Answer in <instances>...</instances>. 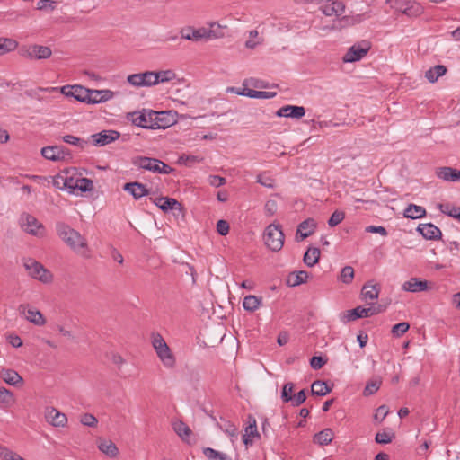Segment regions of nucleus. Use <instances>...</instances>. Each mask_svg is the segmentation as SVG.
I'll return each instance as SVG.
<instances>
[{
    "mask_svg": "<svg viewBox=\"0 0 460 460\" xmlns=\"http://www.w3.org/2000/svg\"><path fill=\"white\" fill-rule=\"evenodd\" d=\"M56 230L60 239L73 252L82 256H87L88 244L86 239L79 232L62 222L56 225Z\"/></svg>",
    "mask_w": 460,
    "mask_h": 460,
    "instance_id": "f257e3e1",
    "label": "nucleus"
},
{
    "mask_svg": "<svg viewBox=\"0 0 460 460\" xmlns=\"http://www.w3.org/2000/svg\"><path fill=\"white\" fill-rule=\"evenodd\" d=\"M22 265L29 277L43 284H49L53 281V274L46 269L42 263L35 259L27 257L22 258Z\"/></svg>",
    "mask_w": 460,
    "mask_h": 460,
    "instance_id": "f03ea898",
    "label": "nucleus"
},
{
    "mask_svg": "<svg viewBox=\"0 0 460 460\" xmlns=\"http://www.w3.org/2000/svg\"><path fill=\"white\" fill-rule=\"evenodd\" d=\"M132 164L146 171H150L155 173L169 174L173 169L163 161L147 156H136L132 159Z\"/></svg>",
    "mask_w": 460,
    "mask_h": 460,
    "instance_id": "7ed1b4c3",
    "label": "nucleus"
},
{
    "mask_svg": "<svg viewBox=\"0 0 460 460\" xmlns=\"http://www.w3.org/2000/svg\"><path fill=\"white\" fill-rule=\"evenodd\" d=\"M152 345L163 365L172 368L176 362L175 357L161 334H153Z\"/></svg>",
    "mask_w": 460,
    "mask_h": 460,
    "instance_id": "20e7f679",
    "label": "nucleus"
},
{
    "mask_svg": "<svg viewBox=\"0 0 460 460\" xmlns=\"http://www.w3.org/2000/svg\"><path fill=\"white\" fill-rule=\"evenodd\" d=\"M264 242L272 252H279L284 245V234L277 224L269 225L264 231Z\"/></svg>",
    "mask_w": 460,
    "mask_h": 460,
    "instance_id": "39448f33",
    "label": "nucleus"
},
{
    "mask_svg": "<svg viewBox=\"0 0 460 460\" xmlns=\"http://www.w3.org/2000/svg\"><path fill=\"white\" fill-rule=\"evenodd\" d=\"M380 305L371 304L369 307L357 306L352 310H349L341 317L342 322L348 323L359 318H367L383 312Z\"/></svg>",
    "mask_w": 460,
    "mask_h": 460,
    "instance_id": "423d86ee",
    "label": "nucleus"
},
{
    "mask_svg": "<svg viewBox=\"0 0 460 460\" xmlns=\"http://www.w3.org/2000/svg\"><path fill=\"white\" fill-rule=\"evenodd\" d=\"M371 43L368 40H361L352 45L343 56L342 60L345 63H352L361 60L370 50Z\"/></svg>",
    "mask_w": 460,
    "mask_h": 460,
    "instance_id": "0eeeda50",
    "label": "nucleus"
},
{
    "mask_svg": "<svg viewBox=\"0 0 460 460\" xmlns=\"http://www.w3.org/2000/svg\"><path fill=\"white\" fill-rule=\"evenodd\" d=\"M20 225L22 229L34 236H43L45 228L41 223L38 221V219L30 215V214H22L20 217Z\"/></svg>",
    "mask_w": 460,
    "mask_h": 460,
    "instance_id": "6e6552de",
    "label": "nucleus"
},
{
    "mask_svg": "<svg viewBox=\"0 0 460 460\" xmlns=\"http://www.w3.org/2000/svg\"><path fill=\"white\" fill-rule=\"evenodd\" d=\"M20 54L22 57L29 59H47L51 56L52 51L47 46L31 45L22 48Z\"/></svg>",
    "mask_w": 460,
    "mask_h": 460,
    "instance_id": "1a4fd4ad",
    "label": "nucleus"
},
{
    "mask_svg": "<svg viewBox=\"0 0 460 460\" xmlns=\"http://www.w3.org/2000/svg\"><path fill=\"white\" fill-rule=\"evenodd\" d=\"M60 92L66 97H73L76 101L89 104L91 90L82 85H65L61 87Z\"/></svg>",
    "mask_w": 460,
    "mask_h": 460,
    "instance_id": "9d476101",
    "label": "nucleus"
},
{
    "mask_svg": "<svg viewBox=\"0 0 460 460\" xmlns=\"http://www.w3.org/2000/svg\"><path fill=\"white\" fill-rule=\"evenodd\" d=\"M42 156L50 161H64L71 157L69 149L63 146H50L41 148Z\"/></svg>",
    "mask_w": 460,
    "mask_h": 460,
    "instance_id": "9b49d317",
    "label": "nucleus"
},
{
    "mask_svg": "<svg viewBox=\"0 0 460 460\" xmlns=\"http://www.w3.org/2000/svg\"><path fill=\"white\" fill-rule=\"evenodd\" d=\"M127 82L137 88L154 86V71L129 75L127 77Z\"/></svg>",
    "mask_w": 460,
    "mask_h": 460,
    "instance_id": "f8f14e48",
    "label": "nucleus"
},
{
    "mask_svg": "<svg viewBox=\"0 0 460 460\" xmlns=\"http://www.w3.org/2000/svg\"><path fill=\"white\" fill-rule=\"evenodd\" d=\"M18 311L27 321L37 326H43L46 323V319L43 314L39 310L30 307L28 305H20Z\"/></svg>",
    "mask_w": 460,
    "mask_h": 460,
    "instance_id": "ddd939ff",
    "label": "nucleus"
},
{
    "mask_svg": "<svg viewBox=\"0 0 460 460\" xmlns=\"http://www.w3.org/2000/svg\"><path fill=\"white\" fill-rule=\"evenodd\" d=\"M396 9L409 17H418L424 11L422 5L414 0L399 1Z\"/></svg>",
    "mask_w": 460,
    "mask_h": 460,
    "instance_id": "4468645a",
    "label": "nucleus"
},
{
    "mask_svg": "<svg viewBox=\"0 0 460 460\" xmlns=\"http://www.w3.org/2000/svg\"><path fill=\"white\" fill-rule=\"evenodd\" d=\"M152 114H146L141 112H130L128 114V119L131 120V122L140 128H155V125L156 128H165L164 125H160L158 123L152 122Z\"/></svg>",
    "mask_w": 460,
    "mask_h": 460,
    "instance_id": "2eb2a0df",
    "label": "nucleus"
},
{
    "mask_svg": "<svg viewBox=\"0 0 460 460\" xmlns=\"http://www.w3.org/2000/svg\"><path fill=\"white\" fill-rule=\"evenodd\" d=\"M119 137L120 133L116 130H102L99 133L93 134L91 138L94 146H104L119 139Z\"/></svg>",
    "mask_w": 460,
    "mask_h": 460,
    "instance_id": "dca6fc26",
    "label": "nucleus"
},
{
    "mask_svg": "<svg viewBox=\"0 0 460 460\" xmlns=\"http://www.w3.org/2000/svg\"><path fill=\"white\" fill-rule=\"evenodd\" d=\"M260 438V433L257 429L256 420L253 416H248V426L244 429V434L243 435V441L246 447L252 446L253 444L254 438Z\"/></svg>",
    "mask_w": 460,
    "mask_h": 460,
    "instance_id": "f3484780",
    "label": "nucleus"
},
{
    "mask_svg": "<svg viewBox=\"0 0 460 460\" xmlns=\"http://www.w3.org/2000/svg\"><path fill=\"white\" fill-rule=\"evenodd\" d=\"M430 288L429 282L420 278H411L402 285V289L407 292L417 293Z\"/></svg>",
    "mask_w": 460,
    "mask_h": 460,
    "instance_id": "a211bd4d",
    "label": "nucleus"
},
{
    "mask_svg": "<svg viewBox=\"0 0 460 460\" xmlns=\"http://www.w3.org/2000/svg\"><path fill=\"white\" fill-rule=\"evenodd\" d=\"M417 231L427 240H438L442 236L441 230L431 223L420 224Z\"/></svg>",
    "mask_w": 460,
    "mask_h": 460,
    "instance_id": "6ab92c4d",
    "label": "nucleus"
},
{
    "mask_svg": "<svg viewBox=\"0 0 460 460\" xmlns=\"http://www.w3.org/2000/svg\"><path fill=\"white\" fill-rule=\"evenodd\" d=\"M305 114L303 106L286 105L279 109L276 112L278 117H286L292 119H301Z\"/></svg>",
    "mask_w": 460,
    "mask_h": 460,
    "instance_id": "aec40b11",
    "label": "nucleus"
},
{
    "mask_svg": "<svg viewBox=\"0 0 460 460\" xmlns=\"http://www.w3.org/2000/svg\"><path fill=\"white\" fill-rule=\"evenodd\" d=\"M45 417L46 420L55 427H64L67 422L66 414L53 407L47 408Z\"/></svg>",
    "mask_w": 460,
    "mask_h": 460,
    "instance_id": "412c9836",
    "label": "nucleus"
},
{
    "mask_svg": "<svg viewBox=\"0 0 460 460\" xmlns=\"http://www.w3.org/2000/svg\"><path fill=\"white\" fill-rule=\"evenodd\" d=\"M437 176L445 181L456 182L460 181V171L449 166L438 167L436 171Z\"/></svg>",
    "mask_w": 460,
    "mask_h": 460,
    "instance_id": "4be33fe9",
    "label": "nucleus"
},
{
    "mask_svg": "<svg viewBox=\"0 0 460 460\" xmlns=\"http://www.w3.org/2000/svg\"><path fill=\"white\" fill-rule=\"evenodd\" d=\"M153 201L164 212H167L169 210L181 211L182 209L181 204L172 198L161 197L154 199Z\"/></svg>",
    "mask_w": 460,
    "mask_h": 460,
    "instance_id": "5701e85b",
    "label": "nucleus"
},
{
    "mask_svg": "<svg viewBox=\"0 0 460 460\" xmlns=\"http://www.w3.org/2000/svg\"><path fill=\"white\" fill-rule=\"evenodd\" d=\"M124 190L128 191L136 199L149 194V190L140 182H128L123 187Z\"/></svg>",
    "mask_w": 460,
    "mask_h": 460,
    "instance_id": "b1692460",
    "label": "nucleus"
},
{
    "mask_svg": "<svg viewBox=\"0 0 460 460\" xmlns=\"http://www.w3.org/2000/svg\"><path fill=\"white\" fill-rule=\"evenodd\" d=\"M316 228V223L313 218H307L301 222L296 229V239L297 235L300 234L301 240L305 239L311 235Z\"/></svg>",
    "mask_w": 460,
    "mask_h": 460,
    "instance_id": "393cba45",
    "label": "nucleus"
},
{
    "mask_svg": "<svg viewBox=\"0 0 460 460\" xmlns=\"http://www.w3.org/2000/svg\"><path fill=\"white\" fill-rule=\"evenodd\" d=\"M114 96V93L111 90H91L89 104H96L105 102Z\"/></svg>",
    "mask_w": 460,
    "mask_h": 460,
    "instance_id": "a878e982",
    "label": "nucleus"
},
{
    "mask_svg": "<svg viewBox=\"0 0 460 460\" xmlns=\"http://www.w3.org/2000/svg\"><path fill=\"white\" fill-rule=\"evenodd\" d=\"M181 38L188 40H193V41H199L201 39H204L207 37V34H209V32H207V29L200 28V29H184L181 31Z\"/></svg>",
    "mask_w": 460,
    "mask_h": 460,
    "instance_id": "bb28decb",
    "label": "nucleus"
},
{
    "mask_svg": "<svg viewBox=\"0 0 460 460\" xmlns=\"http://www.w3.org/2000/svg\"><path fill=\"white\" fill-rule=\"evenodd\" d=\"M0 377L10 385H22L23 382L22 376L13 369H2Z\"/></svg>",
    "mask_w": 460,
    "mask_h": 460,
    "instance_id": "cd10ccee",
    "label": "nucleus"
},
{
    "mask_svg": "<svg viewBox=\"0 0 460 460\" xmlns=\"http://www.w3.org/2000/svg\"><path fill=\"white\" fill-rule=\"evenodd\" d=\"M98 448L109 457H116L119 454L117 446L110 439L100 438L98 440Z\"/></svg>",
    "mask_w": 460,
    "mask_h": 460,
    "instance_id": "c85d7f7f",
    "label": "nucleus"
},
{
    "mask_svg": "<svg viewBox=\"0 0 460 460\" xmlns=\"http://www.w3.org/2000/svg\"><path fill=\"white\" fill-rule=\"evenodd\" d=\"M403 216L406 218L418 219L426 216V209L415 204H410L403 211Z\"/></svg>",
    "mask_w": 460,
    "mask_h": 460,
    "instance_id": "c756f323",
    "label": "nucleus"
},
{
    "mask_svg": "<svg viewBox=\"0 0 460 460\" xmlns=\"http://www.w3.org/2000/svg\"><path fill=\"white\" fill-rule=\"evenodd\" d=\"M176 78V74L173 70H160L154 71V83L155 85L162 83H168Z\"/></svg>",
    "mask_w": 460,
    "mask_h": 460,
    "instance_id": "7c9ffc66",
    "label": "nucleus"
},
{
    "mask_svg": "<svg viewBox=\"0 0 460 460\" xmlns=\"http://www.w3.org/2000/svg\"><path fill=\"white\" fill-rule=\"evenodd\" d=\"M379 292L380 288L378 285L367 282L363 286L361 295L365 300H375L377 299Z\"/></svg>",
    "mask_w": 460,
    "mask_h": 460,
    "instance_id": "2f4dec72",
    "label": "nucleus"
},
{
    "mask_svg": "<svg viewBox=\"0 0 460 460\" xmlns=\"http://www.w3.org/2000/svg\"><path fill=\"white\" fill-rule=\"evenodd\" d=\"M334 433L332 429H324L314 436L313 441L321 446L329 445L332 441Z\"/></svg>",
    "mask_w": 460,
    "mask_h": 460,
    "instance_id": "473e14b6",
    "label": "nucleus"
},
{
    "mask_svg": "<svg viewBox=\"0 0 460 460\" xmlns=\"http://www.w3.org/2000/svg\"><path fill=\"white\" fill-rule=\"evenodd\" d=\"M309 275L305 270L292 272L288 275L287 283L289 287H296L307 281Z\"/></svg>",
    "mask_w": 460,
    "mask_h": 460,
    "instance_id": "72a5a7b5",
    "label": "nucleus"
},
{
    "mask_svg": "<svg viewBox=\"0 0 460 460\" xmlns=\"http://www.w3.org/2000/svg\"><path fill=\"white\" fill-rule=\"evenodd\" d=\"M447 73V67L443 65H437L425 73V77L430 83H435L440 76Z\"/></svg>",
    "mask_w": 460,
    "mask_h": 460,
    "instance_id": "f704fd0d",
    "label": "nucleus"
},
{
    "mask_svg": "<svg viewBox=\"0 0 460 460\" xmlns=\"http://www.w3.org/2000/svg\"><path fill=\"white\" fill-rule=\"evenodd\" d=\"M173 430L184 441L190 438L191 429L181 420L174 421L172 424Z\"/></svg>",
    "mask_w": 460,
    "mask_h": 460,
    "instance_id": "c9c22d12",
    "label": "nucleus"
},
{
    "mask_svg": "<svg viewBox=\"0 0 460 460\" xmlns=\"http://www.w3.org/2000/svg\"><path fill=\"white\" fill-rule=\"evenodd\" d=\"M332 391V388L324 381L316 380L311 385L313 394L324 396Z\"/></svg>",
    "mask_w": 460,
    "mask_h": 460,
    "instance_id": "e433bc0d",
    "label": "nucleus"
},
{
    "mask_svg": "<svg viewBox=\"0 0 460 460\" xmlns=\"http://www.w3.org/2000/svg\"><path fill=\"white\" fill-rule=\"evenodd\" d=\"M320 258V250L318 248H309L304 255V262L308 267L315 265Z\"/></svg>",
    "mask_w": 460,
    "mask_h": 460,
    "instance_id": "4c0bfd02",
    "label": "nucleus"
},
{
    "mask_svg": "<svg viewBox=\"0 0 460 460\" xmlns=\"http://www.w3.org/2000/svg\"><path fill=\"white\" fill-rule=\"evenodd\" d=\"M261 304V298L249 295L243 298V306L246 311L254 312Z\"/></svg>",
    "mask_w": 460,
    "mask_h": 460,
    "instance_id": "58836bf2",
    "label": "nucleus"
},
{
    "mask_svg": "<svg viewBox=\"0 0 460 460\" xmlns=\"http://www.w3.org/2000/svg\"><path fill=\"white\" fill-rule=\"evenodd\" d=\"M18 47V42L9 38H0V56L14 50Z\"/></svg>",
    "mask_w": 460,
    "mask_h": 460,
    "instance_id": "ea45409f",
    "label": "nucleus"
},
{
    "mask_svg": "<svg viewBox=\"0 0 460 460\" xmlns=\"http://www.w3.org/2000/svg\"><path fill=\"white\" fill-rule=\"evenodd\" d=\"M439 210L451 217L458 219L460 221V208L456 206H452L449 203L447 204H438Z\"/></svg>",
    "mask_w": 460,
    "mask_h": 460,
    "instance_id": "a19ab883",
    "label": "nucleus"
},
{
    "mask_svg": "<svg viewBox=\"0 0 460 460\" xmlns=\"http://www.w3.org/2000/svg\"><path fill=\"white\" fill-rule=\"evenodd\" d=\"M62 140L66 144L79 147L81 150L84 149L88 144L86 140L75 137L73 135H66L62 137Z\"/></svg>",
    "mask_w": 460,
    "mask_h": 460,
    "instance_id": "79ce46f5",
    "label": "nucleus"
},
{
    "mask_svg": "<svg viewBox=\"0 0 460 460\" xmlns=\"http://www.w3.org/2000/svg\"><path fill=\"white\" fill-rule=\"evenodd\" d=\"M203 453L210 460H232L227 455L210 447L204 448Z\"/></svg>",
    "mask_w": 460,
    "mask_h": 460,
    "instance_id": "37998d69",
    "label": "nucleus"
},
{
    "mask_svg": "<svg viewBox=\"0 0 460 460\" xmlns=\"http://www.w3.org/2000/svg\"><path fill=\"white\" fill-rule=\"evenodd\" d=\"M75 189L80 190L82 192H87L93 190V182L88 178L76 179Z\"/></svg>",
    "mask_w": 460,
    "mask_h": 460,
    "instance_id": "c03bdc74",
    "label": "nucleus"
},
{
    "mask_svg": "<svg viewBox=\"0 0 460 460\" xmlns=\"http://www.w3.org/2000/svg\"><path fill=\"white\" fill-rule=\"evenodd\" d=\"M219 428L229 437H236L238 434V428L228 420H224L222 424H219Z\"/></svg>",
    "mask_w": 460,
    "mask_h": 460,
    "instance_id": "a18cd8bd",
    "label": "nucleus"
},
{
    "mask_svg": "<svg viewBox=\"0 0 460 460\" xmlns=\"http://www.w3.org/2000/svg\"><path fill=\"white\" fill-rule=\"evenodd\" d=\"M0 457L3 460H25L18 454L4 447H0Z\"/></svg>",
    "mask_w": 460,
    "mask_h": 460,
    "instance_id": "49530a36",
    "label": "nucleus"
},
{
    "mask_svg": "<svg viewBox=\"0 0 460 460\" xmlns=\"http://www.w3.org/2000/svg\"><path fill=\"white\" fill-rule=\"evenodd\" d=\"M394 438V432H378L376 434L375 441L378 444H388L391 443L392 440Z\"/></svg>",
    "mask_w": 460,
    "mask_h": 460,
    "instance_id": "de8ad7c7",
    "label": "nucleus"
},
{
    "mask_svg": "<svg viewBox=\"0 0 460 460\" xmlns=\"http://www.w3.org/2000/svg\"><path fill=\"white\" fill-rule=\"evenodd\" d=\"M354 278V269L351 266H345L342 268L340 279L345 284L352 282Z\"/></svg>",
    "mask_w": 460,
    "mask_h": 460,
    "instance_id": "09e8293b",
    "label": "nucleus"
},
{
    "mask_svg": "<svg viewBox=\"0 0 460 460\" xmlns=\"http://www.w3.org/2000/svg\"><path fill=\"white\" fill-rule=\"evenodd\" d=\"M293 389H294V384L291 382L286 383L283 385L282 391H281V400L284 402H288L293 399Z\"/></svg>",
    "mask_w": 460,
    "mask_h": 460,
    "instance_id": "8fccbe9b",
    "label": "nucleus"
},
{
    "mask_svg": "<svg viewBox=\"0 0 460 460\" xmlns=\"http://www.w3.org/2000/svg\"><path fill=\"white\" fill-rule=\"evenodd\" d=\"M381 385V381L378 379L369 381L364 388L363 394L366 396L375 394Z\"/></svg>",
    "mask_w": 460,
    "mask_h": 460,
    "instance_id": "3c124183",
    "label": "nucleus"
},
{
    "mask_svg": "<svg viewBox=\"0 0 460 460\" xmlns=\"http://www.w3.org/2000/svg\"><path fill=\"white\" fill-rule=\"evenodd\" d=\"M409 328H410V324L406 322H402V323L394 324L392 328L391 332L394 337H400L403 333H405L409 330Z\"/></svg>",
    "mask_w": 460,
    "mask_h": 460,
    "instance_id": "603ef678",
    "label": "nucleus"
},
{
    "mask_svg": "<svg viewBox=\"0 0 460 460\" xmlns=\"http://www.w3.org/2000/svg\"><path fill=\"white\" fill-rule=\"evenodd\" d=\"M250 94V98L253 99H270L276 95L274 92H265V91H250L248 93Z\"/></svg>",
    "mask_w": 460,
    "mask_h": 460,
    "instance_id": "864d4df0",
    "label": "nucleus"
},
{
    "mask_svg": "<svg viewBox=\"0 0 460 460\" xmlns=\"http://www.w3.org/2000/svg\"><path fill=\"white\" fill-rule=\"evenodd\" d=\"M345 217V214L342 211H334L328 220V225L332 227L339 225Z\"/></svg>",
    "mask_w": 460,
    "mask_h": 460,
    "instance_id": "5fc2aeb1",
    "label": "nucleus"
},
{
    "mask_svg": "<svg viewBox=\"0 0 460 460\" xmlns=\"http://www.w3.org/2000/svg\"><path fill=\"white\" fill-rule=\"evenodd\" d=\"M81 423L87 427H96L98 420L91 413H84L81 416L80 420Z\"/></svg>",
    "mask_w": 460,
    "mask_h": 460,
    "instance_id": "6e6d98bb",
    "label": "nucleus"
},
{
    "mask_svg": "<svg viewBox=\"0 0 460 460\" xmlns=\"http://www.w3.org/2000/svg\"><path fill=\"white\" fill-rule=\"evenodd\" d=\"M13 393L4 387L0 388V402L8 405L13 402Z\"/></svg>",
    "mask_w": 460,
    "mask_h": 460,
    "instance_id": "4d7b16f0",
    "label": "nucleus"
},
{
    "mask_svg": "<svg viewBox=\"0 0 460 460\" xmlns=\"http://www.w3.org/2000/svg\"><path fill=\"white\" fill-rule=\"evenodd\" d=\"M257 182L269 189L274 188V180L270 176L266 174L258 175Z\"/></svg>",
    "mask_w": 460,
    "mask_h": 460,
    "instance_id": "13d9d810",
    "label": "nucleus"
},
{
    "mask_svg": "<svg viewBox=\"0 0 460 460\" xmlns=\"http://www.w3.org/2000/svg\"><path fill=\"white\" fill-rule=\"evenodd\" d=\"M278 209V205L275 200L270 199L264 205V213L267 217H272Z\"/></svg>",
    "mask_w": 460,
    "mask_h": 460,
    "instance_id": "bf43d9fd",
    "label": "nucleus"
},
{
    "mask_svg": "<svg viewBox=\"0 0 460 460\" xmlns=\"http://www.w3.org/2000/svg\"><path fill=\"white\" fill-rule=\"evenodd\" d=\"M56 8V2L53 0H40L37 4V9L43 11L49 9L53 11Z\"/></svg>",
    "mask_w": 460,
    "mask_h": 460,
    "instance_id": "052dcab7",
    "label": "nucleus"
},
{
    "mask_svg": "<svg viewBox=\"0 0 460 460\" xmlns=\"http://www.w3.org/2000/svg\"><path fill=\"white\" fill-rule=\"evenodd\" d=\"M216 24H212L211 28L209 30H207V32H209V34H207L206 38H222L224 37V33L221 30V27L217 24V28H215Z\"/></svg>",
    "mask_w": 460,
    "mask_h": 460,
    "instance_id": "680f3d73",
    "label": "nucleus"
},
{
    "mask_svg": "<svg viewBox=\"0 0 460 460\" xmlns=\"http://www.w3.org/2000/svg\"><path fill=\"white\" fill-rule=\"evenodd\" d=\"M229 224L224 219H220L217 223V231L220 235H226L229 233Z\"/></svg>",
    "mask_w": 460,
    "mask_h": 460,
    "instance_id": "e2e57ef3",
    "label": "nucleus"
},
{
    "mask_svg": "<svg viewBox=\"0 0 460 460\" xmlns=\"http://www.w3.org/2000/svg\"><path fill=\"white\" fill-rule=\"evenodd\" d=\"M326 362L327 360L323 357L314 356L310 360V365L314 369H320L326 364Z\"/></svg>",
    "mask_w": 460,
    "mask_h": 460,
    "instance_id": "0e129e2a",
    "label": "nucleus"
},
{
    "mask_svg": "<svg viewBox=\"0 0 460 460\" xmlns=\"http://www.w3.org/2000/svg\"><path fill=\"white\" fill-rule=\"evenodd\" d=\"M306 400V394L305 390L299 391L297 394L293 395V399L290 401L293 406H299Z\"/></svg>",
    "mask_w": 460,
    "mask_h": 460,
    "instance_id": "69168bd1",
    "label": "nucleus"
},
{
    "mask_svg": "<svg viewBox=\"0 0 460 460\" xmlns=\"http://www.w3.org/2000/svg\"><path fill=\"white\" fill-rule=\"evenodd\" d=\"M208 182L211 186L214 187H220L222 185H225L226 181L224 177L218 176V175H211L208 178Z\"/></svg>",
    "mask_w": 460,
    "mask_h": 460,
    "instance_id": "338daca9",
    "label": "nucleus"
},
{
    "mask_svg": "<svg viewBox=\"0 0 460 460\" xmlns=\"http://www.w3.org/2000/svg\"><path fill=\"white\" fill-rule=\"evenodd\" d=\"M365 231L367 233H373V234H381L382 236H386L387 235V231L386 229L382 226H369L367 227H366Z\"/></svg>",
    "mask_w": 460,
    "mask_h": 460,
    "instance_id": "774afa93",
    "label": "nucleus"
}]
</instances>
